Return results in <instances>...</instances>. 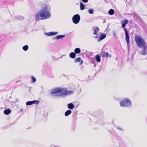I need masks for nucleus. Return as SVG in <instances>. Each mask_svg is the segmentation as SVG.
<instances>
[{
    "label": "nucleus",
    "instance_id": "0eeeda50",
    "mask_svg": "<svg viewBox=\"0 0 147 147\" xmlns=\"http://www.w3.org/2000/svg\"><path fill=\"white\" fill-rule=\"evenodd\" d=\"M39 103V101L37 100L28 101L26 103V105H31L34 104H37Z\"/></svg>",
    "mask_w": 147,
    "mask_h": 147
},
{
    "label": "nucleus",
    "instance_id": "423d86ee",
    "mask_svg": "<svg viewBox=\"0 0 147 147\" xmlns=\"http://www.w3.org/2000/svg\"><path fill=\"white\" fill-rule=\"evenodd\" d=\"M80 20V16L78 14H76L73 17L72 20L73 22L75 24H78Z\"/></svg>",
    "mask_w": 147,
    "mask_h": 147
},
{
    "label": "nucleus",
    "instance_id": "bb28decb",
    "mask_svg": "<svg viewBox=\"0 0 147 147\" xmlns=\"http://www.w3.org/2000/svg\"><path fill=\"white\" fill-rule=\"evenodd\" d=\"M46 34L48 36H52V32H50L46 33Z\"/></svg>",
    "mask_w": 147,
    "mask_h": 147
},
{
    "label": "nucleus",
    "instance_id": "393cba45",
    "mask_svg": "<svg viewBox=\"0 0 147 147\" xmlns=\"http://www.w3.org/2000/svg\"><path fill=\"white\" fill-rule=\"evenodd\" d=\"M88 11L89 13L90 14H92L93 13L94 10L93 9H89L88 10Z\"/></svg>",
    "mask_w": 147,
    "mask_h": 147
},
{
    "label": "nucleus",
    "instance_id": "f03ea898",
    "mask_svg": "<svg viewBox=\"0 0 147 147\" xmlns=\"http://www.w3.org/2000/svg\"><path fill=\"white\" fill-rule=\"evenodd\" d=\"M135 40L137 46L140 48H142L140 54L142 55H145L146 54V46L144 39L140 36L137 35L135 36Z\"/></svg>",
    "mask_w": 147,
    "mask_h": 147
},
{
    "label": "nucleus",
    "instance_id": "c9c22d12",
    "mask_svg": "<svg viewBox=\"0 0 147 147\" xmlns=\"http://www.w3.org/2000/svg\"><path fill=\"white\" fill-rule=\"evenodd\" d=\"M54 147H59V146H54Z\"/></svg>",
    "mask_w": 147,
    "mask_h": 147
},
{
    "label": "nucleus",
    "instance_id": "cd10ccee",
    "mask_svg": "<svg viewBox=\"0 0 147 147\" xmlns=\"http://www.w3.org/2000/svg\"><path fill=\"white\" fill-rule=\"evenodd\" d=\"M116 128L118 129L121 131H123V129L121 127L119 126H117V127Z\"/></svg>",
    "mask_w": 147,
    "mask_h": 147
},
{
    "label": "nucleus",
    "instance_id": "412c9836",
    "mask_svg": "<svg viewBox=\"0 0 147 147\" xmlns=\"http://www.w3.org/2000/svg\"><path fill=\"white\" fill-rule=\"evenodd\" d=\"M74 93V92L73 91H67V94L66 96H68L70 95H71L73 94Z\"/></svg>",
    "mask_w": 147,
    "mask_h": 147
},
{
    "label": "nucleus",
    "instance_id": "20e7f679",
    "mask_svg": "<svg viewBox=\"0 0 147 147\" xmlns=\"http://www.w3.org/2000/svg\"><path fill=\"white\" fill-rule=\"evenodd\" d=\"M128 21L127 19L125 20L124 21L123 20L122 22V27L123 28H124V30L125 31V38L127 43V46L128 48V49L129 51V50L130 47L129 45V34L127 30V29L126 28H125V25L127 24Z\"/></svg>",
    "mask_w": 147,
    "mask_h": 147
},
{
    "label": "nucleus",
    "instance_id": "f3484780",
    "mask_svg": "<svg viewBox=\"0 0 147 147\" xmlns=\"http://www.w3.org/2000/svg\"><path fill=\"white\" fill-rule=\"evenodd\" d=\"M80 4V9L81 10H83L85 9V5H84L81 2Z\"/></svg>",
    "mask_w": 147,
    "mask_h": 147
},
{
    "label": "nucleus",
    "instance_id": "c85d7f7f",
    "mask_svg": "<svg viewBox=\"0 0 147 147\" xmlns=\"http://www.w3.org/2000/svg\"><path fill=\"white\" fill-rule=\"evenodd\" d=\"M88 0H82V1L85 3H87Z\"/></svg>",
    "mask_w": 147,
    "mask_h": 147
},
{
    "label": "nucleus",
    "instance_id": "dca6fc26",
    "mask_svg": "<svg viewBox=\"0 0 147 147\" xmlns=\"http://www.w3.org/2000/svg\"><path fill=\"white\" fill-rule=\"evenodd\" d=\"M81 52L80 49L78 48H76L74 50V53L76 54L79 53Z\"/></svg>",
    "mask_w": 147,
    "mask_h": 147
},
{
    "label": "nucleus",
    "instance_id": "72a5a7b5",
    "mask_svg": "<svg viewBox=\"0 0 147 147\" xmlns=\"http://www.w3.org/2000/svg\"><path fill=\"white\" fill-rule=\"evenodd\" d=\"M146 54L147 55V47L146 46Z\"/></svg>",
    "mask_w": 147,
    "mask_h": 147
},
{
    "label": "nucleus",
    "instance_id": "4468645a",
    "mask_svg": "<svg viewBox=\"0 0 147 147\" xmlns=\"http://www.w3.org/2000/svg\"><path fill=\"white\" fill-rule=\"evenodd\" d=\"M76 56V54L74 52H71L69 54V57L71 58L74 59Z\"/></svg>",
    "mask_w": 147,
    "mask_h": 147
},
{
    "label": "nucleus",
    "instance_id": "2f4dec72",
    "mask_svg": "<svg viewBox=\"0 0 147 147\" xmlns=\"http://www.w3.org/2000/svg\"><path fill=\"white\" fill-rule=\"evenodd\" d=\"M80 65H81L83 63V61L82 60H81L80 61Z\"/></svg>",
    "mask_w": 147,
    "mask_h": 147
},
{
    "label": "nucleus",
    "instance_id": "4c0bfd02",
    "mask_svg": "<svg viewBox=\"0 0 147 147\" xmlns=\"http://www.w3.org/2000/svg\"><path fill=\"white\" fill-rule=\"evenodd\" d=\"M105 22V21H104L103 22V23H104Z\"/></svg>",
    "mask_w": 147,
    "mask_h": 147
},
{
    "label": "nucleus",
    "instance_id": "5701e85b",
    "mask_svg": "<svg viewBox=\"0 0 147 147\" xmlns=\"http://www.w3.org/2000/svg\"><path fill=\"white\" fill-rule=\"evenodd\" d=\"M81 58L80 57H78L76 58L75 59L74 61L75 62L77 63L80 62L81 61Z\"/></svg>",
    "mask_w": 147,
    "mask_h": 147
},
{
    "label": "nucleus",
    "instance_id": "6e6552de",
    "mask_svg": "<svg viewBox=\"0 0 147 147\" xmlns=\"http://www.w3.org/2000/svg\"><path fill=\"white\" fill-rule=\"evenodd\" d=\"M101 54L103 57H111L110 55L109 54L108 52H102Z\"/></svg>",
    "mask_w": 147,
    "mask_h": 147
},
{
    "label": "nucleus",
    "instance_id": "6ab92c4d",
    "mask_svg": "<svg viewBox=\"0 0 147 147\" xmlns=\"http://www.w3.org/2000/svg\"><path fill=\"white\" fill-rule=\"evenodd\" d=\"M15 18L17 19L20 20H23L24 19V18L23 16H16Z\"/></svg>",
    "mask_w": 147,
    "mask_h": 147
},
{
    "label": "nucleus",
    "instance_id": "4be33fe9",
    "mask_svg": "<svg viewBox=\"0 0 147 147\" xmlns=\"http://www.w3.org/2000/svg\"><path fill=\"white\" fill-rule=\"evenodd\" d=\"M28 49V46L27 45H25L22 47L24 51H27Z\"/></svg>",
    "mask_w": 147,
    "mask_h": 147
},
{
    "label": "nucleus",
    "instance_id": "a878e982",
    "mask_svg": "<svg viewBox=\"0 0 147 147\" xmlns=\"http://www.w3.org/2000/svg\"><path fill=\"white\" fill-rule=\"evenodd\" d=\"M59 33L58 32H52V36L53 35H55L57 34H58Z\"/></svg>",
    "mask_w": 147,
    "mask_h": 147
},
{
    "label": "nucleus",
    "instance_id": "c756f323",
    "mask_svg": "<svg viewBox=\"0 0 147 147\" xmlns=\"http://www.w3.org/2000/svg\"><path fill=\"white\" fill-rule=\"evenodd\" d=\"M113 36H116V34L115 31H113Z\"/></svg>",
    "mask_w": 147,
    "mask_h": 147
},
{
    "label": "nucleus",
    "instance_id": "39448f33",
    "mask_svg": "<svg viewBox=\"0 0 147 147\" xmlns=\"http://www.w3.org/2000/svg\"><path fill=\"white\" fill-rule=\"evenodd\" d=\"M120 105L121 107L127 108L130 107L131 106V102L128 98H125L121 100L119 102Z\"/></svg>",
    "mask_w": 147,
    "mask_h": 147
},
{
    "label": "nucleus",
    "instance_id": "aec40b11",
    "mask_svg": "<svg viewBox=\"0 0 147 147\" xmlns=\"http://www.w3.org/2000/svg\"><path fill=\"white\" fill-rule=\"evenodd\" d=\"M94 35H96L97 34V31H98L99 30V28L98 27H96L95 29H94Z\"/></svg>",
    "mask_w": 147,
    "mask_h": 147
},
{
    "label": "nucleus",
    "instance_id": "ddd939ff",
    "mask_svg": "<svg viewBox=\"0 0 147 147\" xmlns=\"http://www.w3.org/2000/svg\"><path fill=\"white\" fill-rule=\"evenodd\" d=\"M72 111L70 110L67 111L65 113V116H67L71 113Z\"/></svg>",
    "mask_w": 147,
    "mask_h": 147
},
{
    "label": "nucleus",
    "instance_id": "7c9ffc66",
    "mask_svg": "<svg viewBox=\"0 0 147 147\" xmlns=\"http://www.w3.org/2000/svg\"><path fill=\"white\" fill-rule=\"evenodd\" d=\"M48 115V113H45L43 114V115L44 117H46Z\"/></svg>",
    "mask_w": 147,
    "mask_h": 147
},
{
    "label": "nucleus",
    "instance_id": "58836bf2",
    "mask_svg": "<svg viewBox=\"0 0 147 147\" xmlns=\"http://www.w3.org/2000/svg\"><path fill=\"white\" fill-rule=\"evenodd\" d=\"M100 123H101L100 122H99Z\"/></svg>",
    "mask_w": 147,
    "mask_h": 147
},
{
    "label": "nucleus",
    "instance_id": "9d476101",
    "mask_svg": "<svg viewBox=\"0 0 147 147\" xmlns=\"http://www.w3.org/2000/svg\"><path fill=\"white\" fill-rule=\"evenodd\" d=\"M67 107L69 109L72 110L74 109V106L72 103H70L67 104Z\"/></svg>",
    "mask_w": 147,
    "mask_h": 147
},
{
    "label": "nucleus",
    "instance_id": "7ed1b4c3",
    "mask_svg": "<svg viewBox=\"0 0 147 147\" xmlns=\"http://www.w3.org/2000/svg\"><path fill=\"white\" fill-rule=\"evenodd\" d=\"M67 89L66 88H57L52 89L51 94L54 96H66Z\"/></svg>",
    "mask_w": 147,
    "mask_h": 147
},
{
    "label": "nucleus",
    "instance_id": "e433bc0d",
    "mask_svg": "<svg viewBox=\"0 0 147 147\" xmlns=\"http://www.w3.org/2000/svg\"><path fill=\"white\" fill-rule=\"evenodd\" d=\"M95 66H96V65H95H95H94V67H95Z\"/></svg>",
    "mask_w": 147,
    "mask_h": 147
},
{
    "label": "nucleus",
    "instance_id": "f257e3e1",
    "mask_svg": "<svg viewBox=\"0 0 147 147\" xmlns=\"http://www.w3.org/2000/svg\"><path fill=\"white\" fill-rule=\"evenodd\" d=\"M51 7L48 5H45L39 12L35 15L36 21L45 20L49 18L51 16L50 13Z\"/></svg>",
    "mask_w": 147,
    "mask_h": 147
},
{
    "label": "nucleus",
    "instance_id": "9b49d317",
    "mask_svg": "<svg viewBox=\"0 0 147 147\" xmlns=\"http://www.w3.org/2000/svg\"><path fill=\"white\" fill-rule=\"evenodd\" d=\"M4 113L6 115H8L11 112V111L10 109H5L4 111Z\"/></svg>",
    "mask_w": 147,
    "mask_h": 147
},
{
    "label": "nucleus",
    "instance_id": "f8f14e48",
    "mask_svg": "<svg viewBox=\"0 0 147 147\" xmlns=\"http://www.w3.org/2000/svg\"><path fill=\"white\" fill-rule=\"evenodd\" d=\"M65 35H58L54 37L53 39H59L60 38H63L65 37Z\"/></svg>",
    "mask_w": 147,
    "mask_h": 147
},
{
    "label": "nucleus",
    "instance_id": "1a4fd4ad",
    "mask_svg": "<svg viewBox=\"0 0 147 147\" xmlns=\"http://www.w3.org/2000/svg\"><path fill=\"white\" fill-rule=\"evenodd\" d=\"M106 35L105 34H102L101 35H100V38L98 40V41L99 42L106 38Z\"/></svg>",
    "mask_w": 147,
    "mask_h": 147
},
{
    "label": "nucleus",
    "instance_id": "473e14b6",
    "mask_svg": "<svg viewBox=\"0 0 147 147\" xmlns=\"http://www.w3.org/2000/svg\"><path fill=\"white\" fill-rule=\"evenodd\" d=\"M100 120L101 121H103V118H102V119H100Z\"/></svg>",
    "mask_w": 147,
    "mask_h": 147
},
{
    "label": "nucleus",
    "instance_id": "f704fd0d",
    "mask_svg": "<svg viewBox=\"0 0 147 147\" xmlns=\"http://www.w3.org/2000/svg\"><path fill=\"white\" fill-rule=\"evenodd\" d=\"M23 111V109H21V110H20V111L21 112H22V111Z\"/></svg>",
    "mask_w": 147,
    "mask_h": 147
},
{
    "label": "nucleus",
    "instance_id": "a211bd4d",
    "mask_svg": "<svg viewBox=\"0 0 147 147\" xmlns=\"http://www.w3.org/2000/svg\"><path fill=\"white\" fill-rule=\"evenodd\" d=\"M115 11L113 9H110L108 11L109 14L110 15H113Z\"/></svg>",
    "mask_w": 147,
    "mask_h": 147
},
{
    "label": "nucleus",
    "instance_id": "2eb2a0df",
    "mask_svg": "<svg viewBox=\"0 0 147 147\" xmlns=\"http://www.w3.org/2000/svg\"><path fill=\"white\" fill-rule=\"evenodd\" d=\"M95 59L97 62H100L101 59L100 56L97 55L95 56Z\"/></svg>",
    "mask_w": 147,
    "mask_h": 147
},
{
    "label": "nucleus",
    "instance_id": "b1692460",
    "mask_svg": "<svg viewBox=\"0 0 147 147\" xmlns=\"http://www.w3.org/2000/svg\"><path fill=\"white\" fill-rule=\"evenodd\" d=\"M31 78H32V81H31V82L32 83L35 82L36 81V79L33 76H32Z\"/></svg>",
    "mask_w": 147,
    "mask_h": 147
}]
</instances>
